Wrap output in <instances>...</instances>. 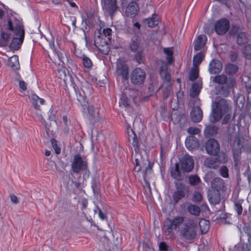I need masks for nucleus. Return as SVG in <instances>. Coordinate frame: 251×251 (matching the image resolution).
I'll list each match as a JSON object with an SVG mask.
<instances>
[{
  "instance_id": "f257e3e1",
  "label": "nucleus",
  "mask_w": 251,
  "mask_h": 251,
  "mask_svg": "<svg viewBox=\"0 0 251 251\" xmlns=\"http://www.w3.org/2000/svg\"><path fill=\"white\" fill-rule=\"evenodd\" d=\"M231 110V105L225 99H220L213 101L211 105V112L209 116L210 122L215 123L220 121L225 114L229 113Z\"/></svg>"
},
{
  "instance_id": "f03ea898",
  "label": "nucleus",
  "mask_w": 251,
  "mask_h": 251,
  "mask_svg": "<svg viewBox=\"0 0 251 251\" xmlns=\"http://www.w3.org/2000/svg\"><path fill=\"white\" fill-rule=\"evenodd\" d=\"M194 167V161L189 155H185L179 159V162L175 164V167L172 168L171 173L172 176L177 180L183 179L181 171L183 173H190Z\"/></svg>"
},
{
  "instance_id": "7ed1b4c3",
  "label": "nucleus",
  "mask_w": 251,
  "mask_h": 251,
  "mask_svg": "<svg viewBox=\"0 0 251 251\" xmlns=\"http://www.w3.org/2000/svg\"><path fill=\"white\" fill-rule=\"evenodd\" d=\"M95 46L98 48L100 51L105 55H108L110 51V28H107L103 30L102 33L98 32V35L95 34Z\"/></svg>"
},
{
  "instance_id": "20e7f679",
  "label": "nucleus",
  "mask_w": 251,
  "mask_h": 251,
  "mask_svg": "<svg viewBox=\"0 0 251 251\" xmlns=\"http://www.w3.org/2000/svg\"><path fill=\"white\" fill-rule=\"evenodd\" d=\"M122 83L124 88L121 99L123 105L127 106L131 102L136 103L138 100V91L129 86V79H123Z\"/></svg>"
},
{
  "instance_id": "39448f33",
  "label": "nucleus",
  "mask_w": 251,
  "mask_h": 251,
  "mask_svg": "<svg viewBox=\"0 0 251 251\" xmlns=\"http://www.w3.org/2000/svg\"><path fill=\"white\" fill-rule=\"evenodd\" d=\"M8 28L10 32H13V40L9 45L11 50H18L22 44L25 36V30L23 26L20 25H17L14 28L13 27L11 21L8 22Z\"/></svg>"
},
{
  "instance_id": "423d86ee",
  "label": "nucleus",
  "mask_w": 251,
  "mask_h": 251,
  "mask_svg": "<svg viewBox=\"0 0 251 251\" xmlns=\"http://www.w3.org/2000/svg\"><path fill=\"white\" fill-rule=\"evenodd\" d=\"M198 223L193 220H189L180 230L181 236L187 240L194 239L197 236Z\"/></svg>"
},
{
  "instance_id": "0eeeda50",
  "label": "nucleus",
  "mask_w": 251,
  "mask_h": 251,
  "mask_svg": "<svg viewBox=\"0 0 251 251\" xmlns=\"http://www.w3.org/2000/svg\"><path fill=\"white\" fill-rule=\"evenodd\" d=\"M213 81L217 84L216 89L225 97L229 95L230 90L235 85V79H213Z\"/></svg>"
},
{
  "instance_id": "6e6552de",
  "label": "nucleus",
  "mask_w": 251,
  "mask_h": 251,
  "mask_svg": "<svg viewBox=\"0 0 251 251\" xmlns=\"http://www.w3.org/2000/svg\"><path fill=\"white\" fill-rule=\"evenodd\" d=\"M216 157H207L204 161V165L209 168L216 169L219 168L221 164H225L228 161V157L224 152H221Z\"/></svg>"
},
{
  "instance_id": "1a4fd4ad",
  "label": "nucleus",
  "mask_w": 251,
  "mask_h": 251,
  "mask_svg": "<svg viewBox=\"0 0 251 251\" xmlns=\"http://www.w3.org/2000/svg\"><path fill=\"white\" fill-rule=\"evenodd\" d=\"M206 152L210 155H217L220 153L221 147L219 142L215 139H208L205 144Z\"/></svg>"
},
{
  "instance_id": "9d476101",
  "label": "nucleus",
  "mask_w": 251,
  "mask_h": 251,
  "mask_svg": "<svg viewBox=\"0 0 251 251\" xmlns=\"http://www.w3.org/2000/svg\"><path fill=\"white\" fill-rule=\"evenodd\" d=\"M176 191L174 192L173 199L175 203L185 197L186 193L188 192V188L184 184L177 180L175 182Z\"/></svg>"
},
{
  "instance_id": "9b49d317",
  "label": "nucleus",
  "mask_w": 251,
  "mask_h": 251,
  "mask_svg": "<svg viewBox=\"0 0 251 251\" xmlns=\"http://www.w3.org/2000/svg\"><path fill=\"white\" fill-rule=\"evenodd\" d=\"M229 26V21L226 19H222L216 22L214 29L218 34L224 35L228 31Z\"/></svg>"
},
{
  "instance_id": "f8f14e48",
  "label": "nucleus",
  "mask_w": 251,
  "mask_h": 251,
  "mask_svg": "<svg viewBox=\"0 0 251 251\" xmlns=\"http://www.w3.org/2000/svg\"><path fill=\"white\" fill-rule=\"evenodd\" d=\"M116 73L120 77H122L123 78H127L128 74V68L124 59L120 58L117 60Z\"/></svg>"
},
{
  "instance_id": "ddd939ff",
  "label": "nucleus",
  "mask_w": 251,
  "mask_h": 251,
  "mask_svg": "<svg viewBox=\"0 0 251 251\" xmlns=\"http://www.w3.org/2000/svg\"><path fill=\"white\" fill-rule=\"evenodd\" d=\"M86 166V162L83 161L79 155L77 154L74 156L72 163V168L73 172L77 173L80 171L85 169Z\"/></svg>"
},
{
  "instance_id": "4468645a",
  "label": "nucleus",
  "mask_w": 251,
  "mask_h": 251,
  "mask_svg": "<svg viewBox=\"0 0 251 251\" xmlns=\"http://www.w3.org/2000/svg\"><path fill=\"white\" fill-rule=\"evenodd\" d=\"M135 162V166L134 170L135 172H139L142 168L145 169L144 175V177H146L147 172L148 171H151L152 170V165L150 162L148 161V160H146L144 162V161L141 160V159L136 158Z\"/></svg>"
},
{
  "instance_id": "2eb2a0df",
  "label": "nucleus",
  "mask_w": 251,
  "mask_h": 251,
  "mask_svg": "<svg viewBox=\"0 0 251 251\" xmlns=\"http://www.w3.org/2000/svg\"><path fill=\"white\" fill-rule=\"evenodd\" d=\"M41 38V44L44 49L50 50L56 47L54 45V37L50 32H47Z\"/></svg>"
},
{
  "instance_id": "dca6fc26",
  "label": "nucleus",
  "mask_w": 251,
  "mask_h": 251,
  "mask_svg": "<svg viewBox=\"0 0 251 251\" xmlns=\"http://www.w3.org/2000/svg\"><path fill=\"white\" fill-rule=\"evenodd\" d=\"M127 139L128 142L131 144L134 148L135 151L137 153L139 151V143L135 132L131 128L127 129Z\"/></svg>"
},
{
  "instance_id": "f3484780",
  "label": "nucleus",
  "mask_w": 251,
  "mask_h": 251,
  "mask_svg": "<svg viewBox=\"0 0 251 251\" xmlns=\"http://www.w3.org/2000/svg\"><path fill=\"white\" fill-rule=\"evenodd\" d=\"M48 56L53 63L62 66L61 63L64 61L63 57L61 55V53L57 50V47L48 51Z\"/></svg>"
},
{
  "instance_id": "a211bd4d",
  "label": "nucleus",
  "mask_w": 251,
  "mask_h": 251,
  "mask_svg": "<svg viewBox=\"0 0 251 251\" xmlns=\"http://www.w3.org/2000/svg\"><path fill=\"white\" fill-rule=\"evenodd\" d=\"M71 82L75 91L81 90L84 87L89 91L90 90L91 86L86 79H71Z\"/></svg>"
},
{
  "instance_id": "6ab92c4d",
  "label": "nucleus",
  "mask_w": 251,
  "mask_h": 251,
  "mask_svg": "<svg viewBox=\"0 0 251 251\" xmlns=\"http://www.w3.org/2000/svg\"><path fill=\"white\" fill-rule=\"evenodd\" d=\"M148 8L151 10V14H152V17L144 19L143 20V23L145 25H147L149 27H153L158 24L159 18L158 15L153 14V8L152 6L150 5Z\"/></svg>"
},
{
  "instance_id": "aec40b11",
  "label": "nucleus",
  "mask_w": 251,
  "mask_h": 251,
  "mask_svg": "<svg viewBox=\"0 0 251 251\" xmlns=\"http://www.w3.org/2000/svg\"><path fill=\"white\" fill-rule=\"evenodd\" d=\"M203 112L199 106L193 107L190 112V118L194 123H199L202 120Z\"/></svg>"
},
{
  "instance_id": "412c9836",
  "label": "nucleus",
  "mask_w": 251,
  "mask_h": 251,
  "mask_svg": "<svg viewBox=\"0 0 251 251\" xmlns=\"http://www.w3.org/2000/svg\"><path fill=\"white\" fill-rule=\"evenodd\" d=\"M223 65L218 59H212L209 64L208 70L211 74H218L222 71Z\"/></svg>"
},
{
  "instance_id": "4be33fe9",
  "label": "nucleus",
  "mask_w": 251,
  "mask_h": 251,
  "mask_svg": "<svg viewBox=\"0 0 251 251\" xmlns=\"http://www.w3.org/2000/svg\"><path fill=\"white\" fill-rule=\"evenodd\" d=\"M185 145L189 150L193 151L198 149L199 147V140L195 136H190L186 138Z\"/></svg>"
},
{
  "instance_id": "5701e85b",
  "label": "nucleus",
  "mask_w": 251,
  "mask_h": 251,
  "mask_svg": "<svg viewBox=\"0 0 251 251\" xmlns=\"http://www.w3.org/2000/svg\"><path fill=\"white\" fill-rule=\"evenodd\" d=\"M139 10V8L137 3L135 1H132L126 7L125 13L126 16L132 17L138 13Z\"/></svg>"
},
{
  "instance_id": "b1692460",
  "label": "nucleus",
  "mask_w": 251,
  "mask_h": 251,
  "mask_svg": "<svg viewBox=\"0 0 251 251\" xmlns=\"http://www.w3.org/2000/svg\"><path fill=\"white\" fill-rule=\"evenodd\" d=\"M207 41V37L205 35H200L194 41V50L198 51L205 46Z\"/></svg>"
},
{
  "instance_id": "393cba45",
  "label": "nucleus",
  "mask_w": 251,
  "mask_h": 251,
  "mask_svg": "<svg viewBox=\"0 0 251 251\" xmlns=\"http://www.w3.org/2000/svg\"><path fill=\"white\" fill-rule=\"evenodd\" d=\"M208 198L210 203L215 205L221 201V194L217 190H211L208 192Z\"/></svg>"
},
{
  "instance_id": "a878e982",
  "label": "nucleus",
  "mask_w": 251,
  "mask_h": 251,
  "mask_svg": "<svg viewBox=\"0 0 251 251\" xmlns=\"http://www.w3.org/2000/svg\"><path fill=\"white\" fill-rule=\"evenodd\" d=\"M113 237L112 244L113 247H112L113 251H121V245L122 243V238L119 232L115 231L112 233Z\"/></svg>"
},
{
  "instance_id": "bb28decb",
  "label": "nucleus",
  "mask_w": 251,
  "mask_h": 251,
  "mask_svg": "<svg viewBox=\"0 0 251 251\" xmlns=\"http://www.w3.org/2000/svg\"><path fill=\"white\" fill-rule=\"evenodd\" d=\"M211 186L214 189V190L219 191L226 190L225 183L223 179L220 177L215 178L211 182Z\"/></svg>"
},
{
  "instance_id": "cd10ccee",
  "label": "nucleus",
  "mask_w": 251,
  "mask_h": 251,
  "mask_svg": "<svg viewBox=\"0 0 251 251\" xmlns=\"http://www.w3.org/2000/svg\"><path fill=\"white\" fill-rule=\"evenodd\" d=\"M202 88V82H194L190 90V96H198Z\"/></svg>"
},
{
  "instance_id": "c85d7f7f",
  "label": "nucleus",
  "mask_w": 251,
  "mask_h": 251,
  "mask_svg": "<svg viewBox=\"0 0 251 251\" xmlns=\"http://www.w3.org/2000/svg\"><path fill=\"white\" fill-rule=\"evenodd\" d=\"M29 98L31 99L32 104L36 110H38L40 108V106L38 104V102L41 104H43L45 102L43 99L39 98L34 93H32L30 96H29Z\"/></svg>"
},
{
  "instance_id": "c756f323",
  "label": "nucleus",
  "mask_w": 251,
  "mask_h": 251,
  "mask_svg": "<svg viewBox=\"0 0 251 251\" xmlns=\"http://www.w3.org/2000/svg\"><path fill=\"white\" fill-rule=\"evenodd\" d=\"M218 128L214 125H207L205 126L204 133L206 137H210L215 135L218 131Z\"/></svg>"
},
{
  "instance_id": "7c9ffc66",
  "label": "nucleus",
  "mask_w": 251,
  "mask_h": 251,
  "mask_svg": "<svg viewBox=\"0 0 251 251\" xmlns=\"http://www.w3.org/2000/svg\"><path fill=\"white\" fill-rule=\"evenodd\" d=\"M75 91L76 93L77 100L81 105L83 106H86V104H87V101L84 89H81V90H77L76 91Z\"/></svg>"
},
{
  "instance_id": "2f4dec72",
  "label": "nucleus",
  "mask_w": 251,
  "mask_h": 251,
  "mask_svg": "<svg viewBox=\"0 0 251 251\" xmlns=\"http://www.w3.org/2000/svg\"><path fill=\"white\" fill-rule=\"evenodd\" d=\"M234 139L233 144V148H240L242 149V146L241 145V140L239 134L235 133L233 135H230V137L228 138V142H231L232 140Z\"/></svg>"
},
{
  "instance_id": "473e14b6",
  "label": "nucleus",
  "mask_w": 251,
  "mask_h": 251,
  "mask_svg": "<svg viewBox=\"0 0 251 251\" xmlns=\"http://www.w3.org/2000/svg\"><path fill=\"white\" fill-rule=\"evenodd\" d=\"M225 72L229 75H233L238 70L237 65L231 63L227 64L225 67Z\"/></svg>"
},
{
  "instance_id": "72a5a7b5",
  "label": "nucleus",
  "mask_w": 251,
  "mask_h": 251,
  "mask_svg": "<svg viewBox=\"0 0 251 251\" xmlns=\"http://www.w3.org/2000/svg\"><path fill=\"white\" fill-rule=\"evenodd\" d=\"M8 64L9 67L14 70L18 69L20 68L18 56L17 55H13L10 57L8 60Z\"/></svg>"
},
{
  "instance_id": "f704fd0d",
  "label": "nucleus",
  "mask_w": 251,
  "mask_h": 251,
  "mask_svg": "<svg viewBox=\"0 0 251 251\" xmlns=\"http://www.w3.org/2000/svg\"><path fill=\"white\" fill-rule=\"evenodd\" d=\"M184 218L183 217H177L175 218L170 224V226L174 227L175 230L179 229L180 225L183 223Z\"/></svg>"
},
{
  "instance_id": "c9c22d12",
  "label": "nucleus",
  "mask_w": 251,
  "mask_h": 251,
  "mask_svg": "<svg viewBox=\"0 0 251 251\" xmlns=\"http://www.w3.org/2000/svg\"><path fill=\"white\" fill-rule=\"evenodd\" d=\"M131 76L134 78H145L146 74L142 69L138 68L132 72Z\"/></svg>"
},
{
  "instance_id": "e433bc0d",
  "label": "nucleus",
  "mask_w": 251,
  "mask_h": 251,
  "mask_svg": "<svg viewBox=\"0 0 251 251\" xmlns=\"http://www.w3.org/2000/svg\"><path fill=\"white\" fill-rule=\"evenodd\" d=\"M199 224L201 233H206L209 228V221L205 219H201Z\"/></svg>"
},
{
  "instance_id": "4c0bfd02",
  "label": "nucleus",
  "mask_w": 251,
  "mask_h": 251,
  "mask_svg": "<svg viewBox=\"0 0 251 251\" xmlns=\"http://www.w3.org/2000/svg\"><path fill=\"white\" fill-rule=\"evenodd\" d=\"M189 183L192 186H196L201 182V179L197 175H191L188 176Z\"/></svg>"
},
{
  "instance_id": "58836bf2",
  "label": "nucleus",
  "mask_w": 251,
  "mask_h": 251,
  "mask_svg": "<svg viewBox=\"0 0 251 251\" xmlns=\"http://www.w3.org/2000/svg\"><path fill=\"white\" fill-rule=\"evenodd\" d=\"M11 33L7 31L1 33V39L0 41V46H5L7 45L9 39L10 38Z\"/></svg>"
},
{
  "instance_id": "ea45409f",
  "label": "nucleus",
  "mask_w": 251,
  "mask_h": 251,
  "mask_svg": "<svg viewBox=\"0 0 251 251\" xmlns=\"http://www.w3.org/2000/svg\"><path fill=\"white\" fill-rule=\"evenodd\" d=\"M57 75L59 78H63L64 77H73V76L69 73V71L65 68H62L59 69L58 70Z\"/></svg>"
},
{
  "instance_id": "a19ab883",
  "label": "nucleus",
  "mask_w": 251,
  "mask_h": 251,
  "mask_svg": "<svg viewBox=\"0 0 251 251\" xmlns=\"http://www.w3.org/2000/svg\"><path fill=\"white\" fill-rule=\"evenodd\" d=\"M204 58V54L202 52H199L194 56L193 60V66L199 67Z\"/></svg>"
},
{
  "instance_id": "79ce46f5",
  "label": "nucleus",
  "mask_w": 251,
  "mask_h": 251,
  "mask_svg": "<svg viewBox=\"0 0 251 251\" xmlns=\"http://www.w3.org/2000/svg\"><path fill=\"white\" fill-rule=\"evenodd\" d=\"M163 52L167 55V59L169 63H171L173 61V49L172 48H164Z\"/></svg>"
},
{
  "instance_id": "37998d69",
  "label": "nucleus",
  "mask_w": 251,
  "mask_h": 251,
  "mask_svg": "<svg viewBox=\"0 0 251 251\" xmlns=\"http://www.w3.org/2000/svg\"><path fill=\"white\" fill-rule=\"evenodd\" d=\"M189 212L193 215L199 216L201 213L200 207L196 205L191 204L188 207Z\"/></svg>"
},
{
  "instance_id": "c03bdc74",
  "label": "nucleus",
  "mask_w": 251,
  "mask_h": 251,
  "mask_svg": "<svg viewBox=\"0 0 251 251\" xmlns=\"http://www.w3.org/2000/svg\"><path fill=\"white\" fill-rule=\"evenodd\" d=\"M199 76V67L194 66L192 67L189 73V78H198Z\"/></svg>"
},
{
  "instance_id": "a18cd8bd",
  "label": "nucleus",
  "mask_w": 251,
  "mask_h": 251,
  "mask_svg": "<svg viewBox=\"0 0 251 251\" xmlns=\"http://www.w3.org/2000/svg\"><path fill=\"white\" fill-rule=\"evenodd\" d=\"M198 96H190V100L188 103V106L193 108L196 106H199L200 103V100L197 97Z\"/></svg>"
},
{
  "instance_id": "49530a36",
  "label": "nucleus",
  "mask_w": 251,
  "mask_h": 251,
  "mask_svg": "<svg viewBox=\"0 0 251 251\" xmlns=\"http://www.w3.org/2000/svg\"><path fill=\"white\" fill-rule=\"evenodd\" d=\"M233 155L234 162L238 163L240 160V156L241 154V149L240 148H233Z\"/></svg>"
},
{
  "instance_id": "de8ad7c7",
  "label": "nucleus",
  "mask_w": 251,
  "mask_h": 251,
  "mask_svg": "<svg viewBox=\"0 0 251 251\" xmlns=\"http://www.w3.org/2000/svg\"><path fill=\"white\" fill-rule=\"evenodd\" d=\"M243 54L247 59H251V45L246 46L243 50Z\"/></svg>"
},
{
  "instance_id": "09e8293b",
  "label": "nucleus",
  "mask_w": 251,
  "mask_h": 251,
  "mask_svg": "<svg viewBox=\"0 0 251 251\" xmlns=\"http://www.w3.org/2000/svg\"><path fill=\"white\" fill-rule=\"evenodd\" d=\"M139 47V41L137 38L132 39L129 45V49L132 52H135L137 50Z\"/></svg>"
},
{
  "instance_id": "8fccbe9b",
  "label": "nucleus",
  "mask_w": 251,
  "mask_h": 251,
  "mask_svg": "<svg viewBox=\"0 0 251 251\" xmlns=\"http://www.w3.org/2000/svg\"><path fill=\"white\" fill-rule=\"evenodd\" d=\"M246 42V36L244 32H241L239 33V34L237 35V43L240 45H242L244 44Z\"/></svg>"
},
{
  "instance_id": "3c124183",
  "label": "nucleus",
  "mask_w": 251,
  "mask_h": 251,
  "mask_svg": "<svg viewBox=\"0 0 251 251\" xmlns=\"http://www.w3.org/2000/svg\"><path fill=\"white\" fill-rule=\"evenodd\" d=\"M160 76L162 78H170L171 75L168 73L167 68L165 66H162L160 70Z\"/></svg>"
},
{
  "instance_id": "603ef678",
  "label": "nucleus",
  "mask_w": 251,
  "mask_h": 251,
  "mask_svg": "<svg viewBox=\"0 0 251 251\" xmlns=\"http://www.w3.org/2000/svg\"><path fill=\"white\" fill-rule=\"evenodd\" d=\"M33 117L37 119L39 121L41 122L43 124H45L46 121L44 119L42 113L40 110V108L38 110H36L33 115Z\"/></svg>"
},
{
  "instance_id": "864d4df0",
  "label": "nucleus",
  "mask_w": 251,
  "mask_h": 251,
  "mask_svg": "<svg viewBox=\"0 0 251 251\" xmlns=\"http://www.w3.org/2000/svg\"><path fill=\"white\" fill-rule=\"evenodd\" d=\"M82 60L84 66L85 68H90L92 67V62L89 58L87 57L85 55H83Z\"/></svg>"
},
{
  "instance_id": "5fc2aeb1",
  "label": "nucleus",
  "mask_w": 251,
  "mask_h": 251,
  "mask_svg": "<svg viewBox=\"0 0 251 251\" xmlns=\"http://www.w3.org/2000/svg\"><path fill=\"white\" fill-rule=\"evenodd\" d=\"M220 172L221 175L224 177L227 178L229 176L228 170L225 166H223L220 168Z\"/></svg>"
},
{
  "instance_id": "6e6d98bb",
  "label": "nucleus",
  "mask_w": 251,
  "mask_h": 251,
  "mask_svg": "<svg viewBox=\"0 0 251 251\" xmlns=\"http://www.w3.org/2000/svg\"><path fill=\"white\" fill-rule=\"evenodd\" d=\"M231 114L232 110L230 111L229 113H227L224 115L225 116L222 122V124L223 125L227 124L229 122L231 117Z\"/></svg>"
},
{
  "instance_id": "4d7b16f0",
  "label": "nucleus",
  "mask_w": 251,
  "mask_h": 251,
  "mask_svg": "<svg viewBox=\"0 0 251 251\" xmlns=\"http://www.w3.org/2000/svg\"><path fill=\"white\" fill-rule=\"evenodd\" d=\"M101 4L103 9L110 14V0H102Z\"/></svg>"
},
{
  "instance_id": "13d9d810",
  "label": "nucleus",
  "mask_w": 251,
  "mask_h": 251,
  "mask_svg": "<svg viewBox=\"0 0 251 251\" xmlns=\"http://www.w3.org/2000/svg\"><path fill=\"white\" fill-rule=\"evenodd\" d=\"M51 142L52 144V146L54 150H55L56 153V154L60 153V152L61 151V149L58 146L57 141L56 140L52 139L51 140Z\"/></svg>"
},
{
  "instance_id": "bf43d9fd",
  "label": "nucleus",
  "mask_w": 251,
  "mask_h": 251,
  "mask_svg": "<svg viewBox=\"0 0 251 251\" xmlns=\"http://www.w3.org/2000/svg\"><path fill=\"white\" fill-rule=\"evenodd\" d=\"M187 132L191 135H196L199 134L201 130L199 128L194 127H190L187 130Z\"/></svg>"
},
{
  "instance_id": "052dcab7",
  "label": "nucleus",
  "mask_w": 251,
  "mask_h": 251,
  "mask_svg": "<svg viewBox=\"0 0 251 251\" xmlns=\"http://www.w3.org/2000/svg\"><path fill=\"white\" fill-rule=\"evenodd\" d=\"M144 82V79H129V86L131 85H140Z\"/></svg>"
},
{
  "instance_id": "680f3d73",
  "label": "nucleus",
  "mask_w": 251,
  "mask_h": 251,
  "mask_svg": "<svg viewBox=\"0 0 251 251\" xmlns=\"http://www.w3.org/2000/svg\"><path fill=\"white\" fill-rule=\"evenodd\" d=\"M242 28L237 25H233L232 26V28L230 31L231 34H239V33L242 32Z\"/></svg>"
},
{
  "instance_id": "e2e57ef3",
  "label": "nucleus",
  "mask_w": 251,
  "mask_h": 251,
  "mask_svg": "<svg viewBox=\"0 0 251 251\" xmlns=\"http://www.w3.org/2000/svg\"><path fill=\"white\" fill-rule=\"evenodd\" d=\"M19 84L20 89V92H24L27 89V84L25 81L23 80H20Z\"/></svg>"
},
{
  "instance_id": "0e129e2a",
  "label": "nucleus",
  "mask_w": 251,
  "mask_h": 251,
  "mask_svg": "<svg viewBox=\"0 0 251 251\" xmlns=\"http://www.w3.org/2000/svg\"><path fill=\"white\" fill-rule=\"evenodd\" d=\"M162 92H163V96L164 99H166L168 98L169 96L170 95L172 89H171V87H169L168 88H162Z\"/></svg>"
},
{
  "instance_id": "69168bd1",
  "label": "nucleus",
  "mask_w": 251,
  "mask_h": 251,
  "mask_svg": "<svg viewBox=\"0 0 251 251\" xmlns=\"http://www.w3.org/2000/svg\"><path fill=\"white\" fill-rule=\"evenodd\" d=\"M117 5L116 0H111V14L115 12L118 9Z\"/></svg>"
},
{
  "instance_id": "338daca9",
  "label": "nucleus",
  "mask_w": 251,
  "mask_h": 251,
  "mask_svg": "<svg viewBox=\"0 0 251 251\" xmlns=\"http://www.w3.org/2000/svg\"><path fill=\"white\" fill-rule=\"evenodd\" d=\"M94 210L95 213H98L99 217L101 220H104L105 219V215L101 212V210L98 206H96Z\"/></svg>"
},
{
  "instance_id": "774afa93",
  "label": "nucleus",
  "mask_w": 251,
  "mask_h": 251,
  "mask_svg": "<svg viewBox=\"0 0 251 251\" xmlns=\"http://www.w3.org/2000/svg\"><path fill=\"white\" fill-rule=\"evenodd\" d=\"M144 55L142 51H138L135 56V58L137 62L139 63L143 62Z\"/></svg>"
}]
</instances>
